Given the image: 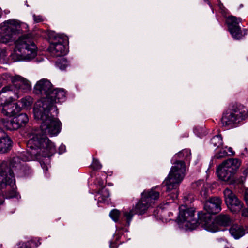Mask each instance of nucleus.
Here are the masks:
<instances>
[{"label":"nucleus","instance_id":"25","mask_svg":"<svg viewBox=\"0 0 248 248\" xmlns=\"http://www.w3.org/2000/svg\"><path fill=\"white\" fill-rule=\"evenodd\" d=\"M14 183L12 185H10L6 183H1V187L2 188L4 186H9V188L8 189L9 191L5 194L6 198H12L16 196V191L14 189V186L15 184V176H14Z\"/></svg>","mask_w":248,"mask_h":248},{"label":"nucleus","instance_id":"2","mask_svg":"<svg viewBox=\"0 0 248 248\" xmlns=\"http://www.w3.org/2000/svg\"><path fill=\"white\" fill-rule=\"evenodd\" d=\"M66 99V92L63 89L53 88L48 98L41 99L36 102L33 108L34 116L36 120L41 121L40 129L43 134L36 132L32 134V137L37 134L48 139L45 134L56 136L60 133L62 123L51 115L50 111L54 110L57 115L58 111L55 104L62 103Z\"/></svg>","mask_w":248,"mask_h":248},{"label":"nucleus","instance_id":"15","mask_svg":"<svg viewBox=\"0 0 248 248\" xmlns=\"http://www.w3.org/2000/svg\"><path fill=\"white\" fill-rule=\"evenodd\" d=\"M62 39L60 38L58 40L55 39L51 42L48 49L52 56L61 57L66 54V47L62 44Z\"/></svg>","mask_w":248,"mask_h":248},{"label":"nucleus","instance_id":"10","mask_svg":"<svg viewBox=\"0 0 248 248\" xmlns=\"http://www.w3.org/2000/svg\"><path fill=\"white\" fill-rule=\"evenodd\" d=\"M19 25V21L16 19H9L3 22L0 34V42L6 44L13 40Z\"/></svg>","mask_w":248,"mask_h":248},{"label":"nucleus","instance_id":"38","mask_svg":"<svg viewBox=\"0 0 248 248\" xmlns=\"http://www.w3.org/2000/svg\"><path fill=\"white\" fill-rule=\"evenodd\" d=\"M19 26H18V29L20 27H21L22 29V28H28V26L27 24H25V23H22L21 24H20L19 23Z\"/></svg>","mask_w":248,"mask_h":248},{"label":"nucleus","instance_id":"39","mask_svg":"<svg viewBox=\"0 0 248 248\" xmlns=\"http://www.w3.org/2000/svg\"><path fill=\"white\" fill-rule=\"evenodd\" d=\"M109 247L110 248H117L118 245L116 242H111Z\"/></svg>","mask_w":248,"mask_h":248},{"label":"nucleus","instance_id":"12","mask_svg":"<svg viewBox=\"0 0 248 248\" xmlns=\"http://www.w3.org/2000/svg\"><path fill=\"white\" fill-rule=\"evenodd\" d=\"M224 195L225 203L231 212L236 213L241 210L243 204L230 189H225L224 191Z\"/></svg>","mask_w":248,"mask_h":248},{"label":"nucleus","instance_id":"5","mask_svg":"<svg viewBox=\"0 0 248 248\" xmlns=\"http://www.w3.org/2000/svg\"><path fill=\"white\" fill-rule=\"evenodd\" d=\"M37 47L30 34L23 35L16 42L15 51L21 60L30 61L36 56Z\"/></svg>","mask_w":248,"mask_h":248},{"label":"nucleus","instance_id":"47","mask_svg":"<svg viewBox=\"0 0 248 248\" xmlns=\"http://www.w3.org/2000/svg\"><path fill=\"white\" fill-rule=\"evenodd\" d=\"M169 214H169V216L171 215L172 214L171 212H170V213H169Z\"/></svg>","mask_w":248,"mask_h":248},{"label":"nucleus","instance_id":"44","mask_svg":"<svg viewBox=\"0 0 248 248\" xmlns=\"http://www.w3.org/2000/svg\"><path fill=\"white\" fill-rule=\"evenodd\" d=\"M242 215L244 216H247V213L246 212V210H244L243 211Z\"/></svg>","mask_w":248,"mask_h":248},{"label":"nucleus","instance_id":"16","mask_svg":"<svg viewBox=\"0 0 248 248\" xmlns=\"http://www.w3.org/2000/svg\"><path fill=\"white\" fill-rule=\"evenodd\" d=\"M14 93H15L12 91V85L3 87L0 91V106L2 108L8 103L13 102L12 95Z\"/></svg>","mask_w":248,"mask_h":248},{"label":"nucleus","instance_id":"40","mask_svg":"<svg viewBox=\"0 0 248 248\" xmlns=\"http://www.w3.org/2000/svg\"><path fill=\"white\" fill-rule=\"evenodd\" d=\"M245 198L246 202L247 204L248 205V190L246 192Z\"/></svg>","mask_w":248,"mask_h":248},{"label":"nucleus","instance_id":"45","mask_svg":"<svg viewBox=\"0 0 248 248\" xmlns=\"http://www.w3.org/2000/svg\"><path fill=\"white\" fill-rule=\"evenodd\" d=\"M4 53V51L0 48V56L2 55Z\"/></svg>","mask_w":248,"mask_h":248},{"label":"nucleus","instance_id":"46","mask_svg":"<svg viewBox=\"0 0 248 248\" xmlns=\"http://www.w3.org/2000/svg\"><path fill=\"white\" fill-rule=\"evenodd\" d=\"M243 182V180L242 179L241 181H240L239 182L242 183Z\"/></svg>","mask_w":248,"mask_h":248},{"label":"nucleus","instance_id":"36","mask_svg":"<svg viewBox=\"0 0 248 248\" xmlns=\"http://www.w3.org/2000/svg\"><path fill=\"white\" fill-rule=\"evenodd\" d=\"M65 150H66L65 146L64 144H62L59 148V154H62L65 151Z\"/></svg>","mask_w":248,"mask_h":248},{"label":"nucleus","instance_id":"1","mask_svg":"<svg viewBox=\"0 0 248 248\" xmlns=\"http://www.w3.org/2000/svg\"><path fill=\"white\" fill-rule=\"evenodd\" d=\"M27 149L19 155L14 157L9 167L7 162L0 163V177L1 183L13 185L14 168L20 169L22 166L20 160L22 161H30L39 160L41 157H50L56 152L54 144L48 139L37 134L31 137L27 143Z\"/></svg>","mask_w":248,"mask_h":248},{"label":"nucleus","instance_id":"11","mask_svg":"<svg viewBox=\"0 0 248 248\" xmlns=\"http://www.w3.org/2000/svg\"><path fill=\"white\" fill-rule=\"evenodd\" d=\"M241 21V18H236L232 16H229L226 20L229 32L232 37L236 40L242 39L247 34L246 29L241 30L239 25Z\"/></svg>","mask_w":248,"mask_h":248},{"label":"nucleus","instance_id":"42","mask_svg":"<svg viewBox=\"0 0 248 248\" xmlns=\"http://www.w3.org/2000/svg\"><path fill=\"white\" fill-rule=\"evenodd\" d=\"M243 173L246 175L248 174V167L244 170Z\"/></svg>","mask_w":248,"mask_h":248},{"label":"nucleus","instance_id":"31","mask_svg":"<svg viewBox=\"0 0 248 248\" xmlns=\"http://www.w3.org/2000/svg\"><path fill=\"white\" fill-rule=\"evenodd\" d=\"M120 213L117 209L112 210L109 213L110 217L115 221L118 222L120 217Z\"/></svg>","mask_w":248,"mask_h":248},{"label":"nucleus","instance_id":"4","mask_svg":"<svg viewBox=\"0 0 248 248\" xmlns=\"http://www.w3.org/2000/svg\"><path fill=\"white\" fill-rule=\"evenodd\" d=\"M159 196V193L154 188L149 191H144L142 193L141 200L136 204L135 207L129 211H123L122 222L125 221V226H129L135 214H142L154 203Z\"/></svg>","mask_w":248,"mask_h":248},{"label":"nucleus","instance_id":"19","mask_svg":"<svg viewBox=\"0 0 248 248\" xmlns=\"http://www.w3.org/2000/svg\"><path fill=\"white\" fill-rule=\"evenodd\" d=\"M21 78L19 81H17V85H12V88L14 87L18 93L15 92V94H17L19 93H25L31 90V86L30 82L27 79L19 76Z\"/></svg>","mask_w":248,"mask_h":248},{"label":"nucleus","instance_id":"30","mask_svg":"<svg viewBox=\"0 0 248 248\" xmlns=\"http://www.w3.org/2000/svg\"><path fill=\"white\" fill-rule=\"evenodd\" d=\"M227 150L224 148H221L220 150L217 152L215 157L217 159H221L227 156Z\"/></svg>","mask_w":248,"mask_h":248},{"label":"nucleus","instance_id":"34","mask_svg":"<svg viewBox=\"0 0 248 248\" xmlns=\"http://www.w3.org/2000/svg\"><path fill=\"white\" fill-rule=\"evenodd\" d=\"M194 133L198 137H202L203 135L201 128L196 127L194 129Z\"/></svg>","mask_w":248,"mask_h":248},{"label":"nucleus","instance_id":"8","mask_svg":"<svg viewBox=\"0 0 248 248\" xmlns=\"http://www.w3.org/2000/svg\"><path fill=\"white\" fill-rule=\"evenodd\" d=\"M240 166L238 159H229L218 166L217 170V176L224 181L232 183L234 181L233 175Z\"/></svg>","mask_w":248,"mask_h":248},{"label":"nucleus","instance_id":"24","mask_svg":"<svg viewBox=\"0 0 248 248\" xmlns=\"http://www.w3.org/2000/svg\"><path fill=\"white\" fill-rule=\"evenodd\" d=\"M13 119L18 127V129L24 126L28 122L29 119L25 113H21L13 118Z\"/></svg>","mask_w":248,"mask_h":248},{"label":"nucleus","instance_id":"43","mask_svg":"<svg viewBox=\"0 0 248 248\" xmlns=\"http://www.w3.org/2000/svg\"><path fill=\"white\" fill-rule=\"evenodd\" d=\"M122 237V236L120 237L119 236H117V234L116 235V241H118L119 239H121Z\"/></svg>","mask_w":248,"mask_h":248},{"label":"nucleus","instance_id":"7","mask_svg":"<svg viewBox=\"0 0 248 248\" xmlns=\"http://www.w3.org/2000/svg\"><path fill=\"white\" fill-rule=\"evenodd\" d=\"M202 226L208 231L216 232L220 229L219 226H227L232 223V219L228 215L221 214L213 219L209 214L202 213L199 214Z\"/></svg>","mask_w":248,"mask_h":248},{"label":"nucleus","instance_id":"9","mask_svg":"<svg viewBox=\"0 0 248 248\" xmlns=\"http://www.w3.org/2000/svg\"><path fill=\"white\" fill-rule=\"evenodd\" d=\"M194 210L192 208H187L184 205L180 206L177 222L182 224L186 229H195L198 224L202 225V223L199 217L198 220L194 218Z\"/></svg>","mask_w":248,"mask_h":248},{"label":"nucleus","instance_id":"32","mask_svg":"<svg viewBox=\"0 0 248 248\" xmlns=\"http://www.w3.org/2000/svg\"><path fill=\"white\" fill-rule=\"evenodd\" d=\"M33 243L32 241H29L26 243H19L17 245L16 248H31L32 244Z\"/></svg>","mask_w":248,"mask_h":248},{"label":"nucleus","instance_id":"35","mask_svg":"<svg viewBox=\"0 0 248 248\" xmlns=\"http://www.w3.org/2000/svg\"><path fill=\"white\" fill-rule=\"evenodd\" d=\"M33 17L35 22L38 23L42 21V18L41 16H36L35 15H33Z\"/></svg>","mask_w":248,"mask_h":248},{"label":"nucleus","instance_id":"21","mask_svg":"<svg viewBox=\"0 0 248 248\" xmlns=\"http://www.w3.org/2000/svg\"><path fill=\"white\" fill-rule=\"evenodd\" d=\"M229 232L231 235L236 239H239L245 234L244 228L238 224L232 225L229 229Z\"/></svg>","mask_w":248,"mask_h":248},{"label":"nucleus","instance_id":"26","mask_svg":"<svg viewBox=\"0 0 248 248\" xmlns=\"http://www.w3.org/2000/svg\"><path fill=\"white\" fill-rule=\"evenodd\" d=\"M210 144L213 145V147L220 148V146L222 145V139L221 135H218L214 136L211 139Z\"/></svg>","mask_w":248,"mask_h":248},{"label":"nucleus","instance_id":"17","mask_svg":"<svg viewBox=\"0 0 248 248\" xmlns=\"http://www.w3.org/2000/svg\"><path fill=\"white\" fill-rule=\"evenodd\" d=\"M13 142L4 130L0 127V152L5 153L10 151Z\"/></svg>","mask_w":248,"mask_h":248},{"label":"nucleus","instance_id":"27","mask_svg":"<svg viewBox=\"0 0 248 248\" xmlns=\"http://www.w3.org/2000/svg\"><path fill=\"white\" fill-rule=\"evenodd\" d=\"M19 102L22 105L21 108H29L31 107L32 104L33 103V99L30 96H26L22 98Z\"/></svg>","mask_w":248,"mask_h":248},{"label":"nucleus","instance_id":"13","mask_svg":"<svg viewBox=\"0 0 248 248\" xmlns=\"http://www.w3.org/2000/svg\"><path fill=\"white\" fill-rule=\"evenodd\" d=\"M53 89L51 83L47 79L43 78L37 81L33 92L36 94L42 96L41 99L48 98Z\"/></svg>","mask_w":248,"mask_h":248},{"label":"nucleus","instance_id":"3","mask_svg":"<svg viewBox=\"0 0 248 248\" xmlns=\"http://www.w3.org/2000/svg\"><path fill=\"white\" fill-rule=\"evenodd\" d=\"M191 157L190 150L186 149L176 154L171 159L173 165L169 172L168 176L163 184L166 186V191L169 192L172 190L174 191L168 195L167 199L173 200L178 197V194L177 188L185 176L186 165L184 161H189Z\"/></svg>","mask_w":248,"mask_h":248},{"label":"nucleus","instance_id":"23","mask_svg":"<svg viewBox=\"0 0 248 248\" xmlns=\"http://www.w3.org/2000/svg\"><path fill=\"white\" fill-rule=\"evenodd\" d=\"M0 127L3 126L7 130H15L18 129V127L15 123L13 118L11 120L8 119H1L0 120Z\"/></svg>","mask_w":248,"mask_h":248},{"label":"nucleus","instance_id":"29","mask_svg":"<svg viewBox=\"0 0 248 248\" xmlns=\"http://www.w3.org/2000/svg\"><path fill=\"white\" fill-rule=\"evenodd\" d=\"M56 65L60 69L64 70L68 65V62L65 59L62 58L58 61Z\"/></svg>","mask_w":248,"mask_h":248},{"label":"nucleus","instance_id":"48","mask_svg":"<svg viewBox=\"0 0 248 248\" xmlns=\"http://www.w3.org/2000/svg\"><path fill=\"white\" fill-rule=\"evenodd\" d=\"M169 214H169V216L171 215L172 214L171 212H170V213H169Z\"/></svg>","mask_w":248,"mask_h":248},{"label":"nucleus","instance_id":"20","mask_svg":"<svg viewBox=\"0 0 248 248\" xmlns=\"http://www.w3.org/2000/svg\"><path fill=\"white\" fill-rule=\"evenodd\" d=\"M21 79L19 75L12 76L7 73H3L0 75V84H4L11 82L13 85H17V81Z\"/></svg>","mask_w":248,"mask_h":248},{"label":"nucleus","instance_id":"22","mask_svg":"<svg viewBox=\"0 0 248 248\" xmlns=\"http://www.w3.org/2000/svg\"><path fill=\"white\" fill-rule=\"evenodd\" d=\"M192 187L200 191V194L203 198H206L207 197V189L205 186L204 182L202 180H199L192 184Z\"/></svg>","mask_w":248,"mask_h":248},{"label":"nucleus","instance_id":"33","mask_svg":"<svg viewBox=\"0 0 248 248\" xmlns=\"http://www.w3.org/2000/svg\"><path fill=\"white\" fill-rule=\"evenodd\" d=\"M91 166L94 170H98L102 167V165L99 161L95 158H93Z\"/></svg>","mask_w":248,"mask_h":248},{"label":"nucleus","instance_id":"18","mask_svg":"<svg viewBox=\"0 0 248 248\" xmlns=\"http://www.w3.org/2000/svg\"><path fill=\"white\" fill-rule=\"evenodd\" d=\"M21 111V107L17 103L11 102L4 105L1 108L2 114L8 117L14 116Z\"/></svg>","mask_w":248,"mask_h":248},{"label":"nucleus","instance_id":"37","mask_svg":"<svg viewBox=\"0 0 248 248\" xmlns=\"http://www.w3.org/2000/svg\"><path fill=\"white\" fill-rule=\"evenodd\" d=\"M225 148L227 150V155H233L234 154V152L232 151V149L231 147L228 148L227 147H225Z\"/></svg>","mask_w":248,"mask_h":248},{"label":"nucleus","instance_id":"6","mask_svg":"<svg viewBox=\"0 0 248 248\" xmlns=\"http://www.w3.org/2000/svg\"><path fill=\"white\" fill-rule=\"evenodd\" d=\"M247 115L245 108L241 105H233L223 113L221 122L223 126L232 128L245 119Z\"/></svg>","mask_w":248,"mask_h":248},{"label":"nucleus","instance_id":"41","mask_svg":"<svg viewBox=\"0 0 248 248\" xmlns=\"http://www.w3.org/2000/svg\"><path fill=\"white\" fill-rule=\"evenodd\" d=\"M41 166L44 170H47V169H48L47 167L45 164H41Z\"/></svg>","mask_w":248,"mask_h":248},{"label":"nucleus","instance_id":"14","mask_svg":"<svg viewBox=\"0 0 248 248\" xmlns=\"http://www.w3.org/2000/svg\"><path fill=\"white\" fill-rule=\"evenodd\" d=\"M221 200L218 197H211L209 200L205 202L204 205V209L207 212L205 213L203 211H201L198 213V217L199 214L202 213L204 214H215L219 213L221 211Z\"/></svg>","mask_w":248,"mask_h":248},{"label":"nucleus","instance_id":"28","mask_svg":"<svg viewBox=\"0 0 248 248\" xmlns=\"http://www.w3.org/2000/svg\"><path fill=\"white\" fill-rule=\"evenodd\" d=\"M100 197L98 198V201L102 202L106 200L109 197L110 194L108 189L102 188L100 189L98 193Z\"/></svg>","mask_w":248,"mask_h":248}]
</instances>
